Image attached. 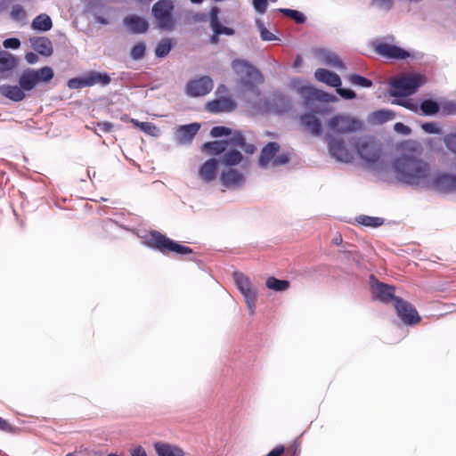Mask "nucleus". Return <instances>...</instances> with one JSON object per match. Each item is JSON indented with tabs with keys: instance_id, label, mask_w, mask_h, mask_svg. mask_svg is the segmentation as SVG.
I'll return each instance as SVG.
<instances>
[{
	"instance_id": "obj_44",
	"label": "nucleus",
	"mask_w": 456,
	"mask_h": 456,
	"mask_svg": "<svg viewBox=\"0 0 456 456\" xmlns=\"http://www.w3.org/2000/svg\"><path fill=\"white\" fill-rule=\"evenodd\" d=\"M256 24L260 32V37H261L262 40H264V41L278 40L277 37L274 34H273L272 32H270L259 20H256Z\"/></svg>"
},
{
	"instance_id": "obj_18",
	"label": "nucleus",
	"mask_w": 456,
	"mask_h": 456,
	"mask_svg": "<svg viewBox=\"0 0 456 456\" xmlns=\"http://www.w3.org/2000/svg\"><path fill=\"white\" fill-rule=\"evenodd\" d=\"M200 126L198 123H191L189 125L179 126L176 127L175 132V140L178 144L190 143L198 131Z\"/></svg>"
},
{
	"instance_id": "obj_16",
	"label": "nucleus",
	"mask_w": 456,
	"mask_h": 456,
	"mask_svg": "<svg viewBox=\"0 0 456 456\" xmlns=\"http://www.w3.org/2000/svg\"><path fill=\"white\" fill-rule=\"evenodd\" d=\"M213 80L209 77L204 76L190 81L186 86V94L191 97L203 96L213 89Z\"/></svg>"
},
{
	"instance_id": "obj_41",
	"label": "nucleus",
	"mask_w": 456,
	"mask_h": 456,
	"mask_svg": "<svg viewBox=\"0 0 456 456\" xmlns=\"http://www.w3.org/2000/svg\"><path fill=\"white\" fill-rule=\"evenodd\" d=\"M266 287L272 290L284 291L289 287V283L287 281L278 280L274 277H270L266 281Z\"/></svg>"
},
{
	"instance_id": "obj_6",
	"label": "nucleus",
	"mask_w": 456,
	"mask_h": 456,
	"mask_svg": "<svg viewBox=\"0 0 456 456\" xmlns=\"http://www.w3.org/2000/svg\"><path fill=\"white\" fill-rule=\"evenodd\" d=\"M146 244L158 248L161 252L172 251L179 255H187L192 251L189 247L183 246L159 232H151L146 239Z\"/></svg>"
},
{
	"instance_id": "obj_4",
	"label": "nucleus",
	"mask_w": 456,
	"mask_h": 456,
	"mask_svg": "<svg viewBox=\"0 0 456 456\" xmlns=\"http://www.w3.org/2000/svg\"><path fill=\"white\" fill-rule=\"evenodd\" d=\"M424 83V77L418 74H407L395 77L390 81L392 87L390 95L402 97L411 95Z\"/></svg>"
},
{
	"instance_id": "obj_7",
	"label": "nucleus",
	"mask_w": 456,
	"mask_h": 456,
	"mask_svg": "<svg viewBox=\"0 0 456 456\" xmlns=\"http://www.w3.org/2000/svg\"><path fill=\"white\" fill-rule=\"evenodd\" d=\"M425 190H433L440 193L452 192L456 191V175L433 169Z\"/></svg>"
},
{
	"instance_id": "obj_40",
	"label": "nucleus",
	"mask_w": 456,
	"mask_h": 456,
	"mask_svg": "<svg viewBox=\"0 0 456 456\" xmlns=\"http://www.w3.org/2000/svg\"><path fill=\"white\" fill-rule=\"evenodd\" d=\"M356 222L363 226L377 228L384 224V219L381 217L369 216L361 215L355 218Z\"/></svg>"
},
{
	"instance_id": "obj_53",
	"label": "nucleus",
	"mask_w": 456,
	"mask_h": 456,
	"mask_svg": "<svg viewBox=\"0 0 456 456\" xmlns=\"http://www.w3.org/2000/svg\"><path fill=\"white\" fill-rule=\"evenodd\" d=\"M231 133V129L225 126H214L210 131L211 136L215 138L230 135Z\"/></svg>"
},
{
	"instance_id": "obj_32",
	"label": "nucleus",
	"mask_w": 456,
	"mask_h": 456,
	"mask_svg": "<svg viewBox=\"0 0 456 456\" xmlns=\"http://www.w3.org/2000/svg\"><path fill=\"white\" fill-rule=\"evenodd\" d=\"M87 86H93L94 85L107 86L110 83V77L107 73H102L98 71H90L85 74Z\"/></svg>"
},
{
	"instance_id": "obj_17",
	"label": "nucleus",
	"mask_w": 456,
	"mask_h": 456,
	"mask_svg": "<svg viewBox=\"0 0 456 456\" xmlns=\"http://www.w3.org/2000/svg\"><path fill=\"white\" fill-rule=\"evenodd\" d=\"M371 290L374 297L384 303L395 302L396 297L394 296L395 288L387 284L382 283L371 276Z\"/></svg>"
},
{
	"instance_id": "obj_47",
	"label": "nucleus",
	"mask_w": 456,
	"mask_h": 456,
	"mask_svg": "<svg viewBox=\"0 0 456 456\" xmlns=\"http://www.w3.org/2000/svg\"><path fill=\"white\" fill-rule=\"evenodd\" d=\"M146 51L144 43L140 42L136 44L131 50L130 56L133 60L138 61L143 58Z\"/></svg>"
},
{
	"instance_id": "obj_50",
	"label": "nucleus",
	"mask_w": 456,
	"mask_h": 456,
	"mask_svg": "<svg viewBox=\"0 0 456 456\" xmlns=\"http://www.w3.org/2000/svg\"><path fill=\"white\" fill-rule=\"evenodd\" d=\"M68 86L70 89H79L88 87L85 75L80 77H74L68 81Z\"/></svg>"
},
{
	"instance_id": "obj_31",
	"label": "nucleus",
	"mask_w": 456,
	"mask_h": 456,
	"mask_svg": "<svg viewBox=\"0 0 456 456\" xmlns=\"http://www.w3.org/2000/svg\"><path fill=\"white\" fill-rule=\"evenodd\" d=\"M229 144L240 148L247 154H253L256 151V146L246 142V139L241 132H236L229 140Z\"/></svg>"
},
{
	"instance_id": "obj_52",
	"label": "nucleus",
	"mask_w": 456,
	"mask_h": 456,
	"mask_svg": "<svg viewBox=\"0 0 456 456\" xmlns=\"http://www.w3.org/2000/svg\"><path fill=\"white\" fill-rule=\"evenodd\" d=\"M421 128L428 134H439L441 128L435 122H426L421 125Z\"/></svg>"
},
{
	"instance_id": "obj_23",
	"label": "nucleus",
	"mask_w": 456,
	"mask_h": 456,
	"mask_svg": "<svg viewBox=\"0 0 456 456\" xmlns=\"http://www.w3.org/2000/svg\"><path fill=\"white\" fill-rule=\"evenodd\" d=\"M31 47L37 53L48 57L53 54V44L51 40L45 37H35L29 39Z\"/></svg>"
},
{
	"instance_id": "obj_60",
	"label": "nucleus",
	"mask_w": 456,
	"mask_h": 456,
	"mask_svg": "<svg viewBox=\"0 0 456 456\" xmlns=\"http://www.w3.org/2000/svg\"><path fill=\"white\" fill-rule=\"evenodd\" d=\"M374 4L379 8L389 10L392 7V0H373Z\"/></svg>"
},
{
	"instance_id": "obj_13",
	"label": "nucleus",
	"mask_w": 456,
	"mask_h": 456,
	"mask_svg": "<svg viewBox=\"0 0 456 456\" xmlns=\"http://www.w3.org/2000/svg\"><path fill=\"white\" fill-rule=\"evenodd\" d=\"M220 184L228 190H238L246 183L245 174L234 167H227L222 170L219 175Z\"/></svg>"
},
{
	"instance_id": "obj_62",
	"label": "nucleus",
	"mask_w": 456,
	"mask_h": 456,
	"mask_svg": "<svg viewBox=\"0 0 456 456\" xmlns=\"http://www.w3.org/2000/svg\"><path fill=\"white\" fill-rule=\"evenodd\" d=\"M299 443L295 441L293 444L288 449V452H291L292 456H297L299 452Z\"/></svg>"
},
{
	"instance_id": "obj_45",
	"label": "nucleus",
	"mask_w": 456,
	"mask_h": 456,
	"mask_svg": "<svg viewBox=\"0 0 456 456\" xmlns=\"http://www.w3.org/2000/svg\"><path fill=\"white\" fill-rule=\"evenodd\" d=\"M348 80L353 85L362 87H370L372 86L371 80L356 74L350 75Z\"/></svg>"
},
{
	"instance_id": "obj_58",
	"label": "nucleus",
	"mask_w": 456,
	"mask_h": 456,
	"mask_svg": "<svg viewBox=\"0 0 456 456\" xmlns=\"http://www.w3.org/2000/svg\"><path fill=\"white\" fill-rule=\"evenodd\" d=\"M113 128V124L110 122L97 123V129H94V133L98 134V130L103 133L110 132Z\"/></svg>"
},
{
	"instance_id": "obj_10",
	"label": "nucleus",
	"mask_w": 456,
	"mask_h": 456,
	"mask_svg": "<svg viewBox=\"0 0 456 456\" xmlns=\"http://www.w3.org/2000/svg\"><path fill=\"white\" fill-rule=\"evenodd\" d=\"M358 155L369 164L376 163L381 155L380 145L371 137H360L354 142Z\"/></svg>"
},
{
	"instance_id": "obj_1",
	"label": "nucleus",
	"mask_w": 456,
	"mask_h": 456,
	"mask_svg": "<svg viewBox=\"0 0 456 456\" xmlns=\"http://www.w3.org/2000/svg\"><path fill=\"white\" fill-rule=\"evenodd\" d=\"M395 178L402 183L425 189L433 170L423 158V147L417 141H406L399 148V155L392 161Z\"/></svg>"
},
{
	"instance_id": "obj_21",
	"label": "nucleus",
	"mask_w": 456,
	"mask_h": 456,
	"mask_svg": "<svg viewBox=\"0 0 456 456\" xmlns=\"http://www.w3.org/2000/svg\"><path fill=\"white\" fill-rule=\"evenodd\" d=\"M218 163L219 161L214 158L204 162L199 169V178L205 183L213 182L217 175Z\"/></svg>"
},
{
	"instance_id": "obj_49",
	"label": "nucleus",
	"mask_w": 456,
	"mask_h": 456,
	"mask_svg": "<svg viewBox=\"0 0 456 456\" xmlns=\"http://www.w3.org/2000/svg\"><path fill=\"white\" fill-rule=\"evenodd\" d=\"M444 143L450 152L456 155V132L444 135Z\"/></svg>"
},
{
	"instance_id": "obj_22",
	"label": "nucleus",
	"mask_w": 456,
	"mask_h": 456,
	"mask_svg": "<svg viewBox=\"0 0 456 456\" xmlns=\"http://www.w3.org/2000/svg\"><path fill=\"white\" fill-rule=\"evenodd\" d=\"M236 103L231 98L221 97L209 102L206 109L212 113L229 112L235 109Z\"/></svg>"
},
{
	"instance_id": "obj_2",
	"label": "nucleus",
	"mask_w": 456,
	"mask_h": 456,
	"mask_svg": "<svg viewBox=\"0 0 456 456\" xmlns=\"http://www.w3.org/2000/svg\"><path fill=\"white\" fill-rule=\"evenodd\" d=\"M233 71L240 77V84L256 96L260 94L257 85L263 81V77L249 62L244 60H234L232 63Z\"/></svg>"
},
{
	"instance_id": "obj_34",
	"label": "nucleus",
	"mask_w": 456,
	"mask_h": 456,
	"mask_svg": "<svg viewBox=\"0 0 456 456\" xmlns=\"http://www.w3.org/2000/svg\"><path fill=\"white\" fill-rule=\"evenodd\" d=\"M51 18L45 13L37 15L31 23V28L37 31L45 32L52 28Z\"/></svg>"
},
{
	"instance_id": "obj_48",
	"label": "nucleus",
	"mask_w": 456,
	"mask_h": 456,
	"mask_svg": "<svg viewBox=\"0 0 456 456\" xmlns=\"http://www.w3.org/2000/svg\"><path fill=\"white\" fill-rule=\"evenodd\" d=\"M12 19L17 21H25L27 18V13L24 8L20 4H15L12 6L11 11Z\"/></svg>"
},
{
	"instance_id": "obj_36",
	"label": "nucleus",
	"mask_w": 456,
	"mask_h": 456,
	"mask_svg": "<svg viewBox=\"0 0 456 456\" xmlns=\"http://www.w3.org/2000/svg\"><path fill=\"white\" fill-rule=\"evenodd\" d=\"M130 122L134 126L138 127L141 131L144 132L145 134L151 136L158 137L160 134L159 129L153 123L141 122L134 118H131Z\"/></svg>"
},
{
	"instance_id": "obj_46",
	"label": "nucleus",
	"mask_w": 456,
	"mask_h": 456,
	"mask_svg": "<svg viewBox=\"0 0 456 456\" xmlns=\"http://www.w3.org/2000/svg\"><path fill=\"white\" fill-rule=\"evenodd\" d=\"M440 110L443 115H456V102L454 101H444L440 104Z\"/></svg>"
},
{
	"instance_id": "obj_8",
	"label": "nucleus",
	"mask_w": 456,
	"mask_h": 456,
	"mask_svg": "<svg viewBox=\"0 0 456 456\" xmlns=\"http://www.w3.org/2000/svg\"><path fill=\"white\" fill-rule=\"evenodd\" d=\"M233 278L238 289L245 299L249 314H253L258 296L256 288L252 284L249 278L242 273H234Z\"/></svg>"
},
{
	"instance_id": "obj_35",
	"label": "nucleus",
	"mask_w": 456,
	"mask_h": 456,
	"mask_svg": "<svg viewBox=\"0 0 456 456\" xmlns=\"http://www.w3.org/2000/svg\"><path fill=\"white\" fill-rule=\"evenodd\" d=\"M17 66V59L9 52H0V72L10 71Z\"/></svg>"
},
{
	"instance_id": "obj_14",
	"label": "nucleus",
	"mask_w": 456,
	"mask_h": 456,
	"mask_svg": "<svg viewBox=\"0 0 456 456\" xmlns=\"http://www.w3.org/2000/svg\"><path fill=\"white\" fill-rule=\"evenodd\" d=\"M297 93L305 99L306 106L308 105V102L312 101L321 102H330L336 101V97L334 95L327 94L322 90H318L308 85L298 86Z\"/></svg>"
},
{
	"instance_id": "obj_38",
	"label": "nucleus",
	"mask_w": 456,
	"mask_h": 456,
	"mask_svg": "<svg viewBox=\"0 0 456 456\" xmlns=\"http://www.w3.org/2000/svg\"><path fill=\"white\" fill-rule=\"evenodd\" d=\"M440 110V105L433 100H425L419 104V113L423 116H434Z\"/></svg>"
},
{
	"instance_id": "obj_54",
	"label": "nucleus",
	"mask_w": 456,
	"mask_h": 456,
	"mask_svg": "<svg viewBox=\"0 0 456 456\" xmlns=\"http://www.w3.org/2000/svg\"><path fill=\"white\" fill-rule=\"evenodd\" d=\"M252 4L256 12L264 14L268 6L267 0H252Z\"/></svg>"
},
{
	"instance_id": "obj_56",
	"label": "nucleus",
	"mask_w": 456,
	"mask_h": 456,
	"mask_svg": "<svg viewBox=\"0 0 456 456\" xmlns=\"http://www.w3.org/2000/svg\"><path fill=\"white\" fill-rule=\"evenodd\" d=\"M4 48L18 49L20 46V41L18 38H7L3 42Z\"/></svg>"
},
{
	"instance_id": "obj_27",
	"label": "nucleus",
	"mask_w": 456,
	"mask_h": 456,
	"mask_svg": "<svg viewBox=\"0 0 456 456\" xmlns=\"http://www.w3.org/2000/svg\"><path fill=\"white\" fill-rule=\"evenodd\" d=\"M243 160L241 152L234 149H227L218 160L225 167L238 166Z\"/></svg>"
},
{
	"instance_id": "obj_25",
	"label": "nucleus",
	"mask_w": 456,
	"mask_h": 456,
	"mask_svg": "<svg viewBox=\"0 0 456 456\" xmlns=\"http://www.w3.org/2000/svg\"><path fill=\"white\" fill-rule=\"evenodd\" d=\"M124 25L134 34L144 33L149 28L147 20L137 15L126 17L124 20Z\"/></svg>"
},
{
	"instance_id": "obj_29",
	"label": "nucleus",
	"mask_w": 456,
	"mask_h": 456,
	"mask_svg": "<svg viewBox=\"0 0 456 456\" xmlns=\"http://www.w3.org/2000/svg\"><path fill=\"white\" fill-rule=\"evenodd\" d=\"M0 93L2 94V95L13 102H20L24 100L26 97V93L20 85H2L0 86Z\"/></svg>"
},
{
	"instance_id": "obj_42",
	"label": "nucleus",
	"mask_w": 456,
	"mask_h": 456,
	"mask_svg": "<svg viewBox=\"0 0 456 456\" xmlns=\"http://www.w3.org/2000/svg\"><path fill=\"white\" fill-rule=\"evenodd\" d=\"M172 48V42L169 38H165L161 40L156 49H155V55L159 58H164L166 57Z\"/></svg>"
},
{
	"instance_id": "obj_15",
	"label": "nucleus",
	"mask_w": 456,
	"mask_h": 456,
	"mask_svg": "<svg viewBox=\"0 0 456 456\" xmlns=\"http://www.w3.org/2000/svg\"><path fill=\"white\" fill-rule=\"evenodd\" d=\"M395 307L399 318L405 324H415L419 322V316L415 308L402 298H396Z\"/></svg>"
},
{
	"instance_id": "obj_11",
	"label": "nucleus",
	"mask_w": 456,
	"mask_h": 456,
	"mask_svg": "<svg viewBox=\"0 0 456 456\" xmlns=\"http://www.w3.org/2000/svg\"><path fill=\"white\" fill-rule=\"evenodd\" d=\"M329 153L331 158L337 161L350 163L354 159V151L345 145V142L341 139L335 138L330 134L326 135Z\"/></svg>"
},
{
	"instance_id": "obj_20",
	"label": "nucleus",
	"mask_w": 456,
	"mask_h": 456,
	"mask_svg": "<svg viewBox=\"0 0 456 456\" xmlns=\"http://www.w3.org/2000/svg\"><path fill=\"white\" fill-rule=\"evenodd\" d=\"M280 151V144L275 142H268L261 151L258 165L262 168H267L270 165H273V159H275L277 153Z\"/></svg>"
},
{
	"instance_id": "obj_30",
	"label": "nucleus",
	"mask_w": 456,
	"mask_h": 456,
	"mask_svg": "<svg viewBox=\"0 0 456 456\" xmlns=\"http://www.w3.org/2000/svg\"><path fill=\"white\" fill-rule=\"evenodd\" d=\"M154 447L158 456H184L183 450L176 445L158 442Z\"/></svg>"
},
{
	"instance_id": "obj_59",
	"label": "nucleus",
	"mask_w": 456,
	"mask_h": 456,
	"mask_svg": "<svg viewBox=\"0 0 456 456\" xmlns=\"http://www.w3.org/2000/svg\"><path fill=\"white\" fill-rule=\"evenodd\" d=\"M394 129L395 132L405 135L411 133V128L401 122L395 123L394 126Z\"/></svg>"
},
{
	"instance_id": "obj_64",
	"label": "nucleus",
	"mask_w": 456,
	"mask_h": 456,
	"mask_svg": "<svg viewBox=\"0 0 456 456\" xmlns=\"http://www.w3.org/2000/svg\"><path fill=\"white\" fill-rule=\"evenodd\" d=\"M132 456H147L145 451L142 447L135 448L133 452Z\"/></svg>"
},
{
	"instance_id": "obj_57",
	"label": "nucleus",
	"mask_w": 456,
	"mask_h": 456,
	"mask_svg": "<svg viewBox=\"0 0 456 456\" xmlns=\"http://www.w3.org/2000/svg\"><path fill=\"white\" fill-rule=\"evenodd\" d=\"M337 93L345 99H354L355 97V93L351 89L340 88L337 87Z\"/></svg>"
},
{
	"instance_id": "obj_5",
	"label": "nucleus",
	"mask_w": 456,
	"mask_h": 456,
	"mask_svg": "<svg viewBox=\"0 0 456 456\" xmlns=\"http://www.w3.org/2000/svg\"><path fill=\"white\" fill-rule=\"evenodd\" d=\"M174 3L172 0H159L151 9L157 27L162 30L172 31L176 24L173 15Z\"/></svg>"
},
{
	"instance_id": "obj_28",
	"label": "nucleus",
	"mask_w": 456,
	"mask_h": 456,
	"mask_svg": "<svg viewBox=\"0 0 456 456\" xmlns=\"http://www.w3.org/2000/svg\"><path fill=\"white\" fill-rule=\"evenodd\" d=\"M219 8L216 6L212 7L209 12L210 17V26L213 29L214 33L216 35H227L232 36L234 34V30L232 28L223 26L218 20Z\"/></svg>"
},
{
	"instance_id": "obj_61",
	"label": "nucleus",
	"mask_w": 456,
	"mask_h": 456,
	"mask_svg": "<svg viewBox=\"0 0 456 456\" xmlns=\"http://www.w3.org/2000/svg\"><path fill=\"white\" fill-rule=\"evenodd\" d=\"M25 60L29 64H35L38 61V56L35 53L29 52L25 54Z\"/></svg>"
},
{
	"instance_id": "obj_39",
	"label": "nucleus",
	"mask_w": 456,
	"mask_h": 456,
	"mask_svg": "<svg viewBox=\"0 0 456 456\" xmlns=\"http://www.w3.org/2000/svg\"><path fill=\"white\" fill-rule=\"evenodd\" d=\"M395 118V113L390 110H380L372 112L370 117V122L376 124H383Z\"/></svg>"
},
{
	"instance_id": "obj_55",
	"label": "nucleus",
	"mask_w": 456,
	"mask_h": 456,
	"mask_svg": "<svg viewBox=\"0 0 456 456\" xmlns=\"http://www.w3.org/2000/svg\"><path fill=\"white\" fill-rule=\"evenodd\" d=\"M289 161V156L287 153H281L280 155H276L275 159H273V167H279L287 164Z\"/></svg>"
},
{
	"instance_id": "obj_9",
	"label": "nucleus",
	"mask_w": 456,
	"mask_h": 456,
	"mask_svg": "<svg viewBox=\"0 0 456 456\" xmlns=\"http://www.w3.org/2000/svg\"><path fill=\"white\" fill-rule=\"evenodd\" d=\"M328 127L338 134H349L361 131L363 128V123L355 117L338 114L328 121Z\"/></svg>"
},
{
	"instance_id": "obj_43",
	"label": "nucleus",
	"mask_w": 456,
	"mask_h": 456,
	"mask_svg": "<svg viewBox=\"0 0 456 456\" xmlns=\"http://www.w3.org/2000/svg\"><path fill=\"white\" fill-rule=\"evenodd\" d=\"M279 12L283 13L284 15L291 18L297 23H299V24L304 23L305 20V15L297 10L281 8V9H279Z\"/></svg>"
},
{
	"instance_id": "obj_51",
	"label": "nucleus",
	"mask_w": 456,
	"mask_h": 456,
	"mask_svg": "<svg viewBox=\"0 0 456 456\" xmlns=\"http://www.w3.org/2000/svg\"><path fill=\"white\" fill-rule=\"evenodd\" d=\"M394 102L398 105L403 106L410 110L419 113V105L411 99L398 100Z\"/></svg>"
},
{
	"instance_id": "obj_24",
	"label": "nucleus",
	"mask_w": 456,
	"mask_h": 456,
	"mask_svg": "<svg viewBox=\"0 0 456 456\" xmlns=\"http://www.w3.org/2000/svg\"><path fill=\"white\" fill-rule=\"evenodd\" d=\"M302 126L313 135H320L322 133L321 120L313 113H306L300 117Z\"/></svg>"
},
{
	"instance_id": "obj_12",
	"label": "nucleus",
	"mask_w": 456,
	"mask_h": 456,
	"mask_svg": "<svg viewBox=\"0 0 456 456\" xmlns=\"http://www.w3.org/2000/svg\"><path fill=\"white\" fill-rule=\"evenodd\" d=\"M373 48L377 54L387 59L405 60L411 56L410 52L388 43L386 39L374 41Z\"/></svg>"
},
{
	"instance_id": "obj_33",
	"label": "nucleus",
	"mask_w": 456,
	"mask_h": 456,
	"mask_svg": "<svg viewBox=\"0 0 456 456\" xmlns=\"http://www.w3.org/2000/svg\"><path fill=\"white\" fill-rule=\"evenodd\" d=\"M317 55L322 60V61L327 65L338 69L343 68V63L338 55L326 49H320L317 52Z\"/></svg>"
},
{
	"instance_id": "obj_63",
	"label": "nucleus",
	"mask_w": 456,
	"mask_h": 456,
	"mask_svg": "<svg viewBox=\"0 0 456 456\" xmlns=\"http://www.w3.org/2000/svg\"><path fill=\"white\" fill-rule=\"evenodd\" d=\"M284 452L283 446H278L272 450L266 456H281Z\"/></svg>"
},
{
	"instance_id": "obj_37",
	"label": "nucleus",
	"mask_w": 456,
	"mask_h": 456,
	"mask_svg": "<svg viewBox=\"0 0 456 456\" xmlns=\"http://www.w3.org/2000/svg\"><path fill=\"white\" fill-rule=\"evenodd\" d=\"M229 142L227 141H214L203 144L202 149L210 153L219 155L228 149Z\"/></svg>"
},
{
	"instance_id": "obj_19",
	"label": "nucleus",
	"mask_w": 456,
	"mask_h": 456,
	"mask_svg": "<svg viewBox=\"0 0 456 456\" xmlns=\"http://www.w3.org/2000/svg\"><path fill=\"white\" fill-rule=\"evenodd\" d=\"M289 101L283 94L273 95L265 102V110L268 112L281 114L289 109Z\"/></svg>"
},
{
	"instance_id": "obj_3",
	"label": "nucleus",
	"mask_w": 456,
	"mask_h": 456,
	"mask_svg": "<svg viewBox=\"0 0 456 456\" xmlns=\"http://www.w3.org/2000/svg\"><path fill=\"white\" fill-rule=\"evenodd\" d=\"M53 77V69L49 66H45L40 69L28 68L21 72L19 77V84L25 93H27L32 91L40 84L50 82Z\"/></svg>"
},
{
	"instance_id": "obj_26",
	"label": "nucleus",
	"mask_w": 456,
	"mask_h": 456,
	"mask_svg": "<svg viewBox=\"0 0 456 456\" xmlns=\"http://www.w3.org/2000/svg\"><path fill=\"white\" fill-rule=\"evenodd\" d=\"M315 78L332 87H338L341 85L339 76L325 69H318L314 73Z\"/></svg>"
}]
</instances>
